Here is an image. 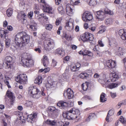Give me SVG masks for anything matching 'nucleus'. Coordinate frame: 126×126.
Instances as JSON below:
<instances>
[{
	"label": "nucleus",
	"mask_w": 126,
	"mask_h": 126,
	"mask_svg": "<svg viewBox=\"0 0 126 126\" xmlns=\"http://www.w3.org/2000/svg\"><path fill=\"white\" fill-rule=\"evenodd\" d=\"M42 78L40 76H39L37 77L34 81V83L38 84H39L42 83Z\"/></svg>",
	"instance_id": "22"
},
{
	"label": "nucleus",
	"mask_w": 126,
	"mask_h": 126,
	"mask_svg": "<svg viewBox=\"0 0 126 126\" xmlns=\"http://www.w3.org/2000/svg\"><path fill=\"white\" fill-rule=\"evenodd\" d=\"M55 108L53 107H49L48 108V110L51 112L52 113L54 112L56 110Z\"/></svg>",
	"instance_id": "43"
},
{
	"label": "nucleus",
	"mask_w": 126,
	"mask_h": 126,
	"mask_svg": "<svg viewBox=\"0 0 126 126\" xmlns=\"http://www.w3.org/2000/svg\"><path fill=\"white\" fill-rule=\"evenodd\" d=\"M122 49L121 47H119V49H118V53L117 54H117L118 56H120L121 55H123V51L122 50Z\"/></svg>",
	"instance_id": "41"
},
{
	"label": "nucleus",
	"mask_w": 126,
	"mask_h": 126,
	"mask_svg": "<svg viewBox=\"0 0 126 126\" xmlns=\"http://www.w3.org/2000/svg\"><path fill=\"white\" fill-rule=\"evenodd\" d=\"M15 79L17 82L21 84H25L27 80V76L25 74H21L16 77Z\"/></svg>",
	"instance_id": "7"
},
{
	"label": "nucleus",
	"mask_w": 126,
	"mask_h": 126,
	"mask_svg": "<svg viewBox=\"0 0 126 126\" xmlns=\"http://www.w3.org/2000/svg\"><path fill=\"white\" fill-rule=\"evenodd\" d=\"M63 37L68 40H70L71 39L70 35L67 34L65 33H63Z\"/></svg>",
	"instance_id": "36"
},
{
	"label": "nucleus",
	"mask_w": 126,
	"mask_h": 126,
	"mask_svg": "<svg viewBox=\"0 0 126 126\" xmlns=\"http://www.w3.org/2000/svg\"><path fill=\"white\" fill-rule=\"evenodd\" d=\"M83 20L85 21H88L91 20L93 19L92 15L88 12L84 13L82 15Z\"/></svg>",
	"instance_id": "10"
},
{
	"label": "nucleus",
	"mask_w": 126,
	"mask_h": 126,
	"mask_svg": "<svg viewBox=\"0 0 126 126\" xmlns=\"http://www.w3.org/2000/svg\"><path fill=\"white\" fill-rule=\"evenodd\" d=\"M74 4L77 5L79 4L80 3L79 0H71Z\"/></svg>",
	"instance_id": "47"
},
{
	"label": "nucleus",
	"mask_w": 126,
	"mask_h": 126,
	"mask_svg": "<svg viewBox=\"0 0 126 126\" xmlns=\"http://www.w3.org/2000/svg\"><path fill=\"white\" fill-rule=\"evenodd\" d=\"M44 11L47 12L49 14H53L54 11L52 10V8L50 7H45L44 8Z\"/></svg>",
	"instance_id": "20"
},
{
	"label": "nucleus",
	"mask_w": 126,
	"mask_h": 126,
	"mask_svg": "<svg viewBox=\"0 0 126 126\" xmlns=\"http://www.w3.org/2000/svg\"><path fill=\"white\" fill-rule=\"evenodd\" d=\"M98 44L101 47H103L104 46V44L102 42L101 40H99L98 41Z\"/></svg>",
	"instance_id": "57"
},
{
	"label": "nucleus",
	"mask_w": 126,
	"mask_h": 126,
	"mask_svg": "<svg viewBox=\"0 0 126 126\" xmlns=\"http://www.w3.org/2000/svg\"><path fill=\"white\" fill-rule=\"evenodd\" d=\"M3 28L0 29V37L2 38L3 36L5 37V36H4V32L3 30Z\"/></svg>",
	"instance_id": "44"
},
{
	"label": "nucleus",
	"mask_w": 126,
	"mask_h": 126,
	"mask_svg": "<svg viewBox=\"0 0 126 126\" xmlns=\"http://www.w3.org/2000/svg\"><path fill=\"white\" fill-rule=\"evenodd\" d=\"M78 64H79V67L77 66V65H75L72 66L70 68V69L72 72H75L79 70V68L80 67V64L79 63H78Z\"/></svg>",
	"instance_id": "28"
},
{
	"label": "nucleus",
	"mask_w": 126,
	"mask_h": 126,
	"mask_svg": "<svg viewBox=\"0 0 126 126\" xmlns=\"http://www.w3.org/2000/svg\"><path fill=\"white\" fill-rule=\"evenodd\" d=\"M60 111L58 109H56L54 112L51 113L52 116L54 117H56L58 115Z\"/></svg>",
	"instance_id": "27"
},
{
	"label": "nucleus",
	"mask_w": 126,
	"mask_h": 126,
	"mask_svg": "<svg viewBox=\"0 0 126 126\" xmlns=\"http://www.w3.org/2000/svg\"><path fill=\"white\" fill-rule=\"evenodd\" d=\"M65 27L67 30L69 31H71L73 29V23L70 22L69 20L66 23Z\"/></svg>",
	"instance_id": "17"
},
{
	"label": "nucleus",
	"mask_w": 126,
	"mask_h": 126,
	"mask_svg": "<svg viewBox=\"0 0 126 126\" xmlns=\"http://www.w3.org/2000/svg\"><path fill=\"white\" fill-rule=\"evenodd\" d=\"M37 114L36 113H32V114L27 116V120L28 122L32 123V121H34L37 117Z\"/></svg>",
	"instance_id": "14"
},
{
	"label": "nucleus",
	"mask_w": 126,
	"mask_h": 126,
	"mask_svg": "<svg viewBox=\"0 0 126 126\" xmlns=\"http://www.w3.org/2000/svg\"><path fill=\"white\" fill-rule=\"evenodd\" d=\"M30 37L24 32H21L17 33L16 36L15 43L20 48L25 46L29 42Z\"/></svg>",
	"instance_id": "1"
},
{
	"label": "nucleus",
	"mask_w": 126,
	"mask_h": 126,
	"mask_svg": "<svg viewBox=\"0 0 126 126\" xmlns=\"http://www.w3.org/2000/svg\"><path fill=\"white\" fill-rule=\"evenodd\" d=\"M93 50L96 52V53L98 55L99 54L100 52L99 51V49L98 45L95 46L93 48Z\"/></svg>",
	"instance_id": "32"
},
{
	"label": "nucleus",
	"mask_w": 126,
	"mask_h": 126,
	"mask_svg": "<svg viewBox=\"0 0 126 126\" xmlns=\"http://www.w3.org/2000/svg\"><path fill=\"white\" fill-rule=\"evenodd\" d=\"M57 126H63V123L61 121L58 122L56 123Z\"/></svg>",
	"instance_id": "52"
},
{
	"label": "nucleus",
	"mask_w": 126,
	"mask_h": 126,
	"mask_svg": "<svg viewBox=\"0 0 126 126\" xmlns=\"http://www.w3.org/2000/svg\"><path fill=\"white\" fill-rule=\"evenodd\" d=\"M94 77L95 78H97L100 77V75H98L97 73H95L94 75ZM103 78L100 77L99 78V79H98V81L101 83V81H103L106 84H107V82L110 81H109V80L106 79L105 75H103Z\"/></svg>",
	"instance_id": "13"
},
{
	"label": "nucleus",
	"mask_w": 126,
	"mask_h": 126,
	"mask_svg": "<svg viewBox=\"0 0 126 126\" xmlns=\"http://www.w3.org/2000/svg\"><path fill=\"white\" fill-rule=\"evenodd\" d=\"M119 120L123 124H124L125 126H126V121L125 119L123 117L121 116L119 119Z\"/></svg>",
	"instance_id": "39"
},
{
	"label": "nucleus",
	"mask_w": 126,
	"mask_h": 126,
	"mask_svg": "<svg viewBox=\"0 0 126 126\" xmlns=\"http://www.w3.org/2000/svg\"><path fill=\"white\" fill-rule=\"evenodd\" d=\"M7 29L9 31H11L13 30V28L11 26H8L7 27Z\"/></svg>",
	"instance_id": "63"
},
{
	"label": "nucleus",
	"mask_w": 126,
	"mask_h": 126,
	"mask_svg": "<svg viewBox=\"0 0 126 126\" xmlns=\"http://www.w3.org/2000/svg\"><path fill=\"white\" fill-rule=\"evenodd\" d=\"M118 84L114 83H112L109 85L108 87L110 89H112L117 87Z\"/></svg>",
	"instance_id": "33"
},
{
	"label": "nucleus",
	"mask_w": 126,
	"mask_h": 126,
	"mask_svg": "<svg viewBox=\"0 0 126 126\" xmlns=\"http://www.w3.org/2000/svg\"><path fill=\"white\" fill-rule=\"evenodd\" d=\"M41 19H43V20L45 19L47 21H48V18L46 16H44L43 17L39 18V20Z\"/></svg>",
	"instance_id": "54"
},
{
	"label": "nucleus",
	"mask_w": 126,
	"mask_h": 126,
	"mask_svg": "<svg viewBox=\"0 0 126 126\" xmlns=\"http://www.w3.org/2000/svg\"><path fill=\"white\" fill-rule=\"evenodd\" d=\"M95 115V113H91L90 114L89 116V117L91 119L93 117H94Z\"/></svg>",
	"instance_id": "56"
},
{
	"label": "nucleus",
	"mask_w": 126,
	"mask_h": 126,
	"mask_svg": "<svg viewBox=\"0 0 126 126\" xmlns=\"http://www.w3.org/2000/svg\"><path fill=\"white\" fill-rule=\"evenodd\" d=\"M67 102L63 101H60L57 104V106L60 107L64 108V107L67 106Z\"/></svg>",
	"instance_id": "21"
},
{
	"label": "nucleus",
	"mask_w": 126,
	"mask_h": 126,
	"mask_svg": "<svg viewBox=\"0 0 126 126\" xmlns=\"http://www.w3.org/2000/svg\"><path fill=\"white\" fill-rule=\"evenodd\" d=\"M44 43V47L47 50H49L53 47V41L50 38L45 40Z\"/></svg>",
	"instance_id": "8"
},
{
	"label": "nucleus",
	"mask_w": 126,
	"mask_h": 126,
	"mask_svg": "<svg viewBox=\"0 0 126 126\" xmlns=\"http://www.w3.org/2000/svg\"><path fill=\"white\" fill-rule=\"evenodd\" d=\"M61 19L60 18H58L57 19L56 21V25H59L60 23Z\"/></svg>",
	"instance_id": "49"
},
{
	"label": "nucleus",
	"mask_w": 126,
	"mask_h": 126,
	"mask_svg": "<svg viewBox=\"0 0 126 126\" xmlns=\"http://www.w3.org/2000/svg\"><path fill=\"white\" fill-rule=\"evenodd\" d=\"M103 11H99L97 12L96 18L100 21H102L104 20L107 14L112 15L113 14L112 12L108 10L107 9L104 10Z\"/></svg>",
	"instance_id": "6"
},
{
	"label": "nucleus",
	"mask_w": 126,
	"mask_h": 126,
	"mask_svg": "<svg viewBox=\"0 0 126 126\" xmlns=\"http://www.w3.org/2000/svg\"><path fill=\"white\" fill-rule=\"evenodd\" d=\"M61 0H55V2L56 5H59L61 2Z\"/></svg>",
	"instance_id": "60"
},
{
	"label": "nucleus",
	"mask_w": 126,
	"mask_h": 126,
	"mask_svg": "<svg viewBox=\"0 0 126 126\" xmlns=\"http://www.w3.org/2000/svg\"><path fill=\"white\" fill-rule=\"evenodd\" d=\"M46 123L48 124H49L51 125H54L56 124V123L54 121H51L49 120H47Z\"/></svg>",
	"instance_id": "38"
},
{
	"label": "nucleus",
	"mask_w": 126,
	"mask_h": 126,
	"mask_svg": "<svg viewBox=\"0 0 126 126\" xmlns=\"http://www.w3.org/2000/svg\"><path fill=\"white\" fill-rule=\"evenodd\" d=\"M57 52L58 54L62 56L65 55L64 51L63 49L60 48H58L57 49Z\"/></svg>",
	"instance_id": "29"
},
{
	"label": "nucleus",
	"mask_w": 126,
	"mask_h": 126,
	"mask_svg": "<svg viewBox=\"0 0 126 126\" xmlns=\"http://www.w3.org/2000/svg\"><path fill=\"white\" fill-rule=\"evenodd\" d=\"M99 29L101 30L98 32V33H102L107 30L106 27L103 25H101L100 26Z\"/></svg>",
	"instance_id": "26"
},
{
	"label": "nucleus",
	"mask_w": 126,
	"mask_h": 126,
	"mask_svg": "<svg viewBox=\"0 0 126 126\" xmlns=\"http://www.w3.org/2000/svg\"><path fill=\"white\" fill-rule=\"evenodd\" d=\"M32 103L31 101H27L26 103L25 104V106L27 107H31L32 106Z\"/></svg>",
	"instance_id": "45"
},
{
	"label": "nucleus",
	"mask_w": 126,
	"mask_h": 126,
	"mask_svg": "<svg viewBox=\"0 0 126 126\" xmlns=\"http://www.w3.org/2000/svg\"><path fill=\"white\" fill-rule=\"evenodd\" d=\"M112 22L111 18L106 19L105 21V23L107 25H109L111 24Z\"/></svg>",
	"instance_id": "35"
},
{
	"label": "nucleus",
	"mask_w": 126,
	"mask_h": 126,
	"mask_svg": "<svg viewBox=\"0 0 126 126\" xmlns=\"http://www.w3.org/2000/svg\"><path fill=\"white\" fill-rule=\"evenodd\" d=\"M80 76L81 78L85 79L88 77L89 75L86 73H81Z\"/></svg>",
	"instance_id": "31"
},
{
	"label": "nucleus",
	"mask_w": 126,
	"mask_h": 126,
	"mask_svg": "<svg viewBox=\"0 0 126 126\" xmlns=\"http://www.w3.org/2000/svg\"><path fill=\"white\" fill-rule=\"evenodd\" d=\"M57 64V62L53 60H52V64L53 66H55Z\"/></svg>",
	"instance_id": "64"
},
{
	"label": "nucleus",
	"mask_w": 126,
	"mask_h": 126,
	"mask_svg": "<svg viewBox=\"0 0 126 126\" xmlns=\"http://www.w3.org/2000/svg\"><path fill=\"white\" fill-rule=\"evenodd\" d=\"M33 13L32 11H31L30 12H29L28 14V16H29L30 18H31L32 17L33 15Z\"/></svg>",
	"instance_id": "61"
},
{
	"label": "nucleus",
	"mask_w": 126,
	"mask_h": 126,
	"mask_svg": "<svg viewBox=\"0 0 126 126\" xmlns=\"http://www.w3.org/2000/svg\"><path fill=\"white\" fill-rule=\"evenodd\" d=\"M106 64L107 66L111 68L110 71L111 73L110 75L112 76L110 78L111 81L114 82L118 80L119 78V77L115 73L114 71L115 70L113 69L115 68L116 66L115 61L111 60H109L107 61Z\"/></svg>",
	"instance_id": "2"
},
{
	"label": "nucleus",
	"mask_w": 126,
	"mask_h": 126,
	"mask_svg": "<svg viewBox=\"0 0 126 126\" xmlns=\"http://www.w3.org/2000/svg\"><path fill=\"white\" fill-rule=\"evenodd\" d=\"M5 45L7 47H8L10 46V39H6L5 40Z\"/></svg>",
	"instance_id": "42"
},
{
	"label": "nucleus",
	"mask_w": 126,
	"mask_h": 126,
	"mask_svg": "<svg viewBox=\"0 0 126 126\" xmlns=\"http://www.w3.org/2000/svg\"><path fill=\"white\" fill-rule=\"evenodd\" d=\"M13 12L12 9L11 8H9L6 11L8 17L11 16L12 15Z\"/></svg>",
	"instance_id": "30"
},
{
	"label": "nucleus",
	"mask_w": 126,
	"mask_h": 126,
	"mask_svg": "<svg viewBox=\"0 0 126 126\" xmlns=\"http://www.w3.org/2000/svg\"><path fill=\"white\" fill-rule=\"evenodd\" d=\"M118 33L119 35L121 36L123 35V34H126V33L124 31V30L121 29L119 30Z\"/></svg>",
	"instance_id": "48"
},
{
	"label": "nucleus",
	"mask_w": 126,
	"mask_h": 126,
	"mask_svg": "<svg viewBox=\"0 0 126 126\" xmlns=\"http://www.w3.org/2000/svg\"><path fill=\"white\" fill-rule=\"evenodd\" d=\"M58 10L60 14L61 15H63L64 14V11L63 10V8L62 6H60L58 7Z\"/></svg>",
	"instance_id": "37"
},
{
	"label": "nucleus",
	"mask_w": 126,
	"mask_h": 126,
	"mask_svg": "<svg viewBox=\"0 0 126 126\" xmlns=\"http://www.w3.org/2000/svg\"><path fill=\"white\" fill-rule=\"evenodd\" d=\"M26 16V15H25V13H23L21 15V18L23 19V22H24V21L25 20V18Z\"/></svg>",
	"instance_id": "51"
},
{
	"label": "nucleus",
	"mask_w": 126,
	"mask_h": 126,
	"mask_svg": "<svg viewBox=\"0 0 126 126\" xmlns=\"http://www.w3.org/2000/svg\"><path fill=\"white\" fill-rule=\"evenodd\" d=\"M5 59L6 61L5 62V63L6 64V68L11 69L12 66V65L11 64L12 60V57L10 56H7Z\"/></svg>",
	"instance_id": "12"
},
{
	"label": "nucleus",
	"mask_w": 126,
	"mask_h": 126,
	"mask_svg": "<svg viewBox=\"0 0 126 126\" xmlns=\"http://www.w3.org/2000/svg\"><path fill=\"white\" fill-rule=\"evenodd\" d=\"M73 6L70 4H67L66 7V11L67 14L69 16H71L73 15V9L72 7Z\"/></svg>",
	"instance_id": "15"
},
{
	"label": "nucleus",
	"mask_w": 126,
	"mask_h": 126,
	"mask_svg": "<svg viewBox=\"0 0 126 126\" xmlns=\"http://www.w3.org/2000/svg\"><path fill=\"white\" fill-rule=\"evenodd\" d=\"M87 35H85V33L83 34L82 36L81 37V40L83 42H85L87 41V39L86 38V37H87Z\"/></svg>",
	"instance_id": "40"
},
{
	"label": "nucleus",
	"mask_w": 126,
	"mask_h": 126,
	"mask_svg": "<svg viewBox=\"0 0 126 126\" xmlns=\"http://www.w3.org/2000/svg\"><path fill=\"white\" fill-rule=\"evenodd\" d=\"M34 50L36 52H38L39 53H41V49L39 48H35L34 49Z\"/></svg>",
	"instance_id": "59"
},
{
	"label": "nucleus",
	"mask_w": 126,
	"mask_h": 126,
	"mask_svg": "<svg viewBox=\"0 0 126 126\" xmlns=\"http://www.w3.org/2000/svg\"><path fill=\"white\" fill-rule=\"evenodd\" d=\"M85 34L86 35L88 34L87 36V37H86V38L87 39V41L88 40L92 41L93 40L94 37L92 34L87 32H85Z\"/></svg>",
	"instance_id": "24"
},
{
	"label": "nucleus",
	"mask_w": 126,
	"mask_h": 126,
	"mask_svg": "<svg viewBox=\"0 0 126 126\" xmlns=\"http://www.w3.org/2000/svg\"><path fill=\"white\" fill-rule=\"evenodd\" d=\"M4 82L5 84L7 85L8 88H10L11 87L9 85V82L6 79L5 80H4Z\"/></svg>",
	"instance_id": "53"
},
{
	"label": "nucleus",
	"mask_w": 126,
	"mask_h": 126,
	"mask_svg": "<svg viewBox=\"0 0 126 126\" xmlns=\"http://www.w3.org/2000/svg\"><path fill=\"white\" fill-rule=\"evenodd\" d=\"M29 55L24 53L22 55L21 61L23 64L27 67H30L33 65V60L30 58H29Z\"/></svg>",
	"instance_id": "5"
},
{
	"label": "nucleus",
	"mask_w": 126,
	"mask_h": 126,
	"mask_svg": "<svg viewBox=\"0 0 126 126\" xmlns=\"http://www.w3.org/2000/svg\"><path fill=\"white\" fill-rule=\"evenodd\" d=\"M79 53L80 54L83 55V56H88L90 57L93 56V53L91 51L87 50H84L82 51H80L79 52Z\"/></svg>",
	"instance_id": "16"
},
{
	"label": "nucleus",
	"mask_w": 126,
	"mask_h": 126,
	"mask_svg": "<svg viewBox=\"0 0 126 126\" xmlns=\"http://www.w3.org/2000/svg\"><path fill=\"white\" fill-rule=\"evenodd\" d=\"M64 97L67 95L68 99H71L74 96V93L73 91L70 88H68L66 91L65 90L63 93Z\"/></svg>",
	"instance_id": "11"
},
{
	"label": "nucleus",
	"mask_w": 126,
	"mask_h": 126,
	"mask_svg": "<svg viewBox=\"0 0 126 126\" xmlns=\"http://www.w3.org/2000/svg\"><path fill=\"white\" fill-rule=\"evenodd\" d=\"M96 3L95 0H90L89 2V4L90 5H94Z\"/></svg>",
	"instance_id": "46"
},
{
	"label": "nucleus",
	"mask_w": 126,
	"mask_h": 126,
	"mask_svg": "<svg viewBox=\"0 0 126 126\" xmlns=\"http://www.w3.org/2000/svg\"><path fill=\"white\" fill-rule=\"evenodd\" d=\"M42 63L45 67H47L48 64V59L47 56H43L42 60Z\"/></svg>",
	"instance_id": "19"
},
{
	"label": "nucleus",
	"mask_w": 126,
	"mask_h": 126,
	"mask_svg": "<svg viewBox=\"0 0 126 126\" xmlns=\"http://www.w3.org/2000/svg\"><path fill=\"white\" fill-rule=\"evenodd\" d=\"M37 25V23L33 20L31 19V25H27V26L29 27V28L32 29V30H34L36 28Z\"/></svg>",
	"instance_id": "18"
},
{
	"label": "nucleus",
	"mask_w": 126,
	"mask_h": 126,
	"mask_svg": "<svg viewBox=\"0 0 126 126\" xmlns=\"http://www.w3.org/2000/svg\"><path fill=\"white\" fill-rule=\"evenodd\" d=\"M121 37L122 39L124 40H126V33L124 34L121 36Z\"/></svg>",
	"instance_id": "55"
},
{
	"label": "nucleus",
	"mask_w": 126,
	"mask_h": 126,
	"mask_svg": "<svg viewBox=\"0 0 126 126\" xmlns=\"http://www.w3.org/2000/svg\"><path fill=\"white\" fill-rule=\"evenodd\" d=\"M54 82L48 81V83L46 85V87L48 90L51 89L52 88L54 87L55 85L54 84Z\"/></svg>",
	"instance_id": "23"
},
{
	"label": "nucleus",
	"mask_w": 126,
	"mask_h": 126,
	"mask_svg": "<svg viewBox=\"0 0 126 126\" xmlns=\"http://www.w3.org/2000/svg\"><path fill=\"white\" fill-rule=\"evenodd\" d=\"M63 76L65 79H67L68 78V77L67 76V74L65 73L63 74Z\"/></svg>",
	"instance_id": "58"
},
{
	"label": "nucleus",
	"mask_w": 126,
	"mask_h": 126,
	"mask_svg": "<svg viewBox=\"0 0 126 126\" xmlns=\"http://www.w3.org/2000/svg\"><path fill=\"white\" fill-rule=\"evenodd\" d=\"M46 29L48 30H51L53 28L52 26L50 24H46L45 26Z\"/></svg>",
	"instance_id": "34"
},
{
	"label": "nucleus",
	"mask_w": 126,
	"mask_h": 126,
	"mask_svg": "<svg viewBox=\"0 0 126 126\" xmlns=\"http://www.w3.org/2000/svg\"><path fill=\"white\" fill-rule=\"evenodd\" d=\"M65 115L67 119L73 120L77 118L79 116L80 112L78 110L73 108L70 111H66Z\"/></svg>",
	"instance_id": "4"
},
{
	"label": "nucleus",
	"mask_w": 126,
	"mask_h": 126,
	"mask_svg": "<svg viewBox=\"0 0 126 126\" xmlns=\"http://www.w3.org/2000/svg\"><path fill=\"white\" fill-rule=\"evenodd\" d=\"M110 94H111V96L112 98H114L116 96V93H112V92H110Z\"/></svg>",
	"instance_id": "62"
},
{
	"label": "nucleus",
	"mask_w": 126,
	"mask_h": 126,
	"mask_svg": "<svg viewBox=\"0 0 126 126\" xmlns=\"http://www.w3.org/2000/svg\"><path fill=\"white\" fill-rule=\"evenodd\" d=\"M44 89L43 88L41 89L40 91L38 89L35 88L34 86H31L29 87V93L32 95L33 97L36 99H38L41 96L45 95V93L43 92Z\"/></svg>",
	"instance_id": "3"
},
{
	"label": "nucleus",
	"mask_w": 126,
	"mask_h": 126,
	"mask_svg": "<svg viewBox=\"0 0 126 126\" xmlns=\"http://www.w3.org/2000/svg\"><path fill=\"white\" fill-rule=\"evenodd\" d=\"M105 94L104 93H102L101 94L100 98V101L101 102H104L106 101L107 98H105Z\"/></svg>",
	"instance_id": "25"
},
{
	"label": "nucleus",
	"mask_w": 126,
	"mask_h": 126,
	"mask_svg": "<svg viewBox=\"0 0 126 126\" xmlns=\"http://www.w3.org/2000/svg\"><path fill=\"white\" fill-rule=\"evenodd\" d=\"M6 96H7L9 97L10 100L9 102H7L6 103L7 107L9 108L13 104V101L14 100L15 97L14 96L13 93L9 91H7L5 97H6Z\"/></svg>",
	"instance_id": "9"
},
{
	"label": "nucleus",
	"mask_w": 126,
	"mask_h": 126,
	"mask_svg": "<svg viewBox=\"0 0 126 126\" xmlns=\"http://www.w3.org/2000/svg\"><path fill=\"white\" fill-rule=\"evenodd\" d=\"M112 111V110H110L109 111V112L107 114V117L106 118V120L107 121H108V122L109 121V117L111 115V114L109 115V113H110Z\"/></svg>",
	"instance_id": "50"
}]
</instances>
